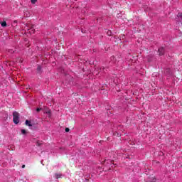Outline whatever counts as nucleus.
<instances>
[{
  "instance_id": "f257e3e1",
  "label": "nucleus",
  "mask_w": 182,
  "mask_h": 182,
  "mask_svg": "<svg viewBox=\"0 0 182 182\" xmlns=\"http://www.w3.org/2000/svg\"><path fill=\"white\" fill-rule=\"evenodd\" d=\"M13 122L15 124H18V123H19V114L18 112H13Z\"/></svg>"
},
{
  "instance_id": "f03ea898",
  "label": "nucleus",
  "mask_w": 182,
  "mask_h": 182,
  "mask_svg": "<svg viewBox=\"0 0 182 182\" xmlns=\"http://www.w3.org/2000/svg\"><path fill=\"white\" fill-rule=\"evenodd\" d=\"M102 164L105 166V167H110L112 164H113V161L112 160H105L102 161Z\"/></svg>"
},
{
  "instance_id": "7ed1b4c3",
  "label": "nucleus",
  "mask_w": 182,
  "mask_h": 182,
  "mask_svg": "<svg viewBox=\"0 0 182 182\" xmlns=\"http://www.w3.org/2000/svg\"><path fill=\"white\" fill-rule=\"evenodd\" d=\"M158 52L159 53V56H163L164 55V48L161 47L158 50Z\"/></svg>"
},
{
  "instance_id": "20e7f679",
  "label": "nucleus",
  "mask_w": 182,
  "mask_h": 182,
  "mask_svg": "<svg viewBox=\"0 0 182 182\" xmlns=\"http://www.w3.org/2000/svg\"><path fill=\"white\" fill-rule=\"evenodd\" d=\"M26 125L28 126L29 127H32V123H31V121L28 119L26 120Z\"/></svg>"
},
{
  "instance_id": "39448f33",
  "label": "nucleus",
  "mask_w": 182,
  "mask_h": 182,
  "mask_svg": "<svg viewBox=\"0 0 182 182\" xmlns=\"http://www.w3.org/2000/svg\"><path fill=\"white\" fill-rule=\"evenodd\" d=\"M62 177V174H60V173H55V178H60Z\"/></svg>"
},
{
  "instance_id": "423d86ee",
  "label": "nucleus",
  "mask_w": 182,
  "mask_h": 182,
  "mask_svg": "<svg viewBox=\"0 0 182 182\" xmlns=\"http://www.w3.org/2000/svg\"><path fill=\"white\" fill-rule=\"evenodd\" d=\"M1 25L2 28H6V26H7L6 21L1 22Z\"/></svg>"
},
{
  "instance_id": "0eeeda50",
  "label": "nucleus",
  "mask_w": 182,
  "mask_h": 182,
  "mask_svg": "<svg viewBox=\"0 0 182 182\" xmlns=\"http://www.w3.org/2000/svg\"><path fill=\"white\" fill-rule=\"evenodd\" d=\"M107 35L108 36H112V31L108 30L107 32Z\"/></svg>"
},
{
  "instance_id": "6e6552de",
  "label": "nucleus",
  "mask_w": 182,
  "mask_h": 182,
  "mask_svg": "<svg viewBox=\"0 0 182 182\" xmlns=\"http://www.w3.org/2000/svg\"><path fill=\"white\" fill-rule=\"evenodd\" d=\"M86 11H87V8H84V9L82 10V14H86Z\"/></svg>"
},
{
  "instance_id": "1a4fd4ad",
  "label": "nucleus",
  "mask_w": 182,
  "mask_h": 182,
  "mask_svg": "<svg viewBox=\"0 0 182 182\" xmlns=\"http://www.w3.org/2000/svg\"><path fill=\"white\" fill-rule=\"evenodd\" d=\"M178 18H180L181 21H182V12H181V13H179V14H178Z\"/></svg>"
},
{
  "instance_id": "9d476101",
  "label": "nucleus",
  "mask_w": 182,
  "mask_h": 182,
  "mask_svg": "<svg viewBox=\"0 0 182 182\" xmlns=\"http://www.w3.org/2000/svg\"><path fill=\"white\" fill-rule=\"evenodd\" d=\"M42 70V67H41V65H38V67H37V70L39 72V71H41Z\"/></svg>"
},
{
  "instance_id": "9b49d317",
  "label": "nucleus",
  "mask_w": 182,
  "mask_h": 182,
  "mask_svg": "<svg viewBox=\"0 0 182 182\" xmlns=\"http://www.w3.org/2000/svg\"><path fill=\"white\" fill-rule=\"evenodd\" d=\"M21 133H22V134H26V130L22 129Z\"/></svg>"
},
{
  "instance_id": "f8f14e48",
  "label": "nucleus",
  "mask_w": 182,
  "mask_h": 182,
  "mask_svg": "<svg viewBox=\"0 0 182 182\" xmlns=\"http://www.w3.org/2000/svg\"><path fill=\"white\" fill-rule=\"evenodd\" d=\"M42 144V143H41L39 141H38L37 142H36V145L37 146H41Z\"/></svg>"
},
{
  "instance_id": "ddd939ff",
  "label": "nucleus",
  "mask_w": 182,
  "mask_h": 182,
  "mask_svg": "<svg viewBox=\"0 0 182 182\" xmlns=\"http://www.w3.org/2000/svg\"><path fill=\"white\" fill-rule=\"evenodd\" d=\"M41 110H42V108H37L36 109V112H41Z\"/></svg>"
},
{
  "instance_id": "4468645a",
  "label": "nucleus",
  "mask_w": 182,
  "mask_h": 182,
  "mask_svg": "<svg viewBox=\"0 0 182 182\" xmlns=\"http://www.w3.org/2000/svg\"><path fill=\"white\" fill-rule=\"evenodd\" d=\"M70 129L69 128H65V132H66V133H68V132H70Z\"/></svg>"
},
{
  "instance_id": "2eb2a0df",
  "label": "nucleus",
  "mask_w": 182,
  "mask_h": 182,
  "mask_svg": "<svg viewBox=\"0 0 182 182\" xmlns=\"http://www.w3.org/2000/svg\"><path fill=\"white\" fill-rule=\"evenodd\" d=\"M31 4H32L33 5H35V4H36V1H31Z\"/></svg>"
},
{
  "instance_id": "dca6fc26",
  "label": "nucleus",
  "mask_w": 182,
  "mask_h": 182,
  "mask_svg": "<svg viewBox=\"0 0 182 182\" xmlns=\"http://www.w3.org/2000/svg\"><path fill=\"white\" fill-rule=\"evenodd\" d=\"M109 170H110V168H109L108 169H106V168H103V171H107Z\"/></svg>"
},
{
  "instance_id": "f3484780",
  "label": "nucleus",
  "mask_w": 182,
  "mask_h": 182,
  "mask_svg": "<svg viewBox=\"0 0 182 182\" xmlns=\"http://www.w3.org/2000/svg\"><path fill=\"white\" fill-rule=\"evenodd\" d=\"M22 168H25V165H23V166H22Z\"/></svg>"
},
{
  "instance_id": "a211bd4d",
  "label": "nucleus",
  "mask_w": 182,
  "mask_h": 182,
  "mask_svg": "<svg viewBox=\"0 0 182 182\" xmlns=\"http://www.w3.org/2000/svg\"><path fill=\"white\" fill-rule=\"evenodd\" d=\"M118 137H120V134H117Z\"/></svg>"
},
{
  "instance_id": "6ab92c4d",
  "label": "nucleus",
  "mask_w": 182,
  "mask_h": 182,
  "mask_svg": "<svg viewBox=\"0 0 182 182\" xmlns=\"http://www.w3.org/2000/svg\"><path fill=\"white\" fill-rule=\"evenodd\" d=\"M111 59H114V57H111Z\"/></svg>"
},
{
  "instance_id": "aec40b11",
  "label": "nucleus",
  "mask_w": 182,
  "mask_h": 182,
  "mask_svg": "<svg viewBox=\"0 0 182 182\" xmlns=\"http://www.w3.org/2000/svg\"><path fill=\"white\" fill-rule=\"evenodd\" d=\"M47 113H50V111L47 112Z\"/></svg>"
},
{
  "instance_id": "412c9836",
  "label": "nucleus",
  "mask_w": 182,
  "mask_h": 182,
  "mask_svg": "<svg viewBox=\"0 0 182 182\" xmlns=\"http://www.w3.org/2000/svg\"><path fill=\"white\" fill-rule=\"evenodd\" d=\"M14 53V51H11V53Z\"/></svg>"
},
{
  "instance_id": "4be33fe9",
  "label": "nucleus",
  "mask_w": 182,
  "mask_h": 182,
  "mask_svg": "<svg viewBox=\"0 0 182 182\" xmlns=\"http://www.w3.org/2000/svg\"><path fill=\"white\" fill-rule=\"evenodd\" d=\"M31 31H33V28H31Z\"/></svg>"
},
{
  "instance_id": "5701e85b",
  "label": "nucleus",
  "mask_w": 182,
  "mask_h": 182,
  "mask_svg": "<svg viewBox=\"0 0 182 182\" xmlns=\"http://www.w3.org/2000/svg\"><path fill=\"white\" fill-rule=\"evenodd\" d=\"M31 1H36V0H31Z\"/></svg>"
}]
</instances>
